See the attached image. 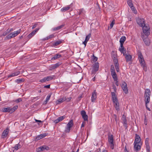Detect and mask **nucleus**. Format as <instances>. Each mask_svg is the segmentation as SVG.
I'll use <instances>...</instances> for the list:
<instances>
[{
  "label": "nucleus",
  "instance_id": "obj_4",
  "mask_svg": "<svg viewBox=\"0 0 152 152\" xmlns=\"http://www.w3.org/2000/svg\"><path fill=\"white\" fill-rule=\"evenodd\" d=\"M18 108V106H15L13 108H12L10 107L4 108L2 109V111L3 112H9L12 113L15 111Z\"/></svg>",
  "mask_w": 152,
  "mask_h": 152
},
{
  "label": "nucleus",
  "instance_id": "obj_30",
  "mask_svg": "<svg viewBox=\"0 0 152 152\" xmlns=\"http://www.w3.org/2000/svg\"><path fill=\"white\" fill-rule=\"evenodd\" d=\"M127 3L129 7H131L133 6V4L131 0H128Z\"/></svg>",
  "mask_w": 152,
  "mask_h": 152
},
{
  "label": "nucleus",
  "instance_id": "obj_56",
  "mask_svg": "<svg viewBox=\"0 0 152 152\" xmlns=\"http://www.w3.org/2000/svg\"><path fill=\"white\" fill-rule=\"evenodd\" d=\"M50 85H49L45 86L44 87L45 88H50Z\"/></svg>",
  "mask_w": 152,
  "mask_h": 152
},
{
  "label": "nucleus",
  "instance_id": "obj_46",
  "mask_svg": "<svg viewBox=\"0 0 152 152\" xmlns=\"http://www.w3.org/2000/svg\"><path fill=\"white\" fill-rule=\"evenodd\" d=\"M114 24H115V20H113L112 21V22L111 23L110 25V27L111 28L113 27V25H114Z\"/></svg>",
  "mask_w": 152,
  "mask_h": 152
},
{
  "label": "nucleus",
  "instance_id": "obj_34",
  "mask_svg": "<svg viewBox=\"0 0 152 152\" xmlns=\"http://www.w3.org/2000/svg\"><path fill=\"white\" fill-rule=\"evenodd\" d=\"M130 7L131 9L132 10V11L133 12L134 14H136L137 11L135 9V7H134V6H133L132 7Z\"/></svg>",
  "mask_w": 152,
  "mask_h": 152
},
{
  "label": "nucleus",
  "instance_id": "obj_64",
  "mask_svg": "<svg viewBox=\"0 0 152 152\" xmlns=\"http://www.w3.org/2000/svg\"><path fill=\"white\" fill-rule=\"evenodd\" d=\"M145 105H146V107L147 109L149 111H150L151 110L147 106V104H145Z\"/></svg>",
  "mask_w": 152,
  "mask_h": 152
},
{
  "label": "nucleus",
  "instance_id": "obj_13",
  "mask_svg": "<svg viewBox=\"0 0 152 152\" xmlns=\"http://www.w3.org/2000/svg\"><path fill=\"white\" fill-rule=\"evenodd\" d=\"M97 98V93L96 90H94L92 93L91 100L92 102H94Z\"/></svg>",
  "mask_w": 152,
  "mask_h": 152
},
{
  "label": "nucleus",
  "instance_id": "obj_37",
  "mask_svg": "<svg viewBox=\"0 0 152 152\" xmlns=\"http://www.w3.org/2000/svg\"><path fill=\"white\" fill-rule=\"evenodd\" d=\"M65 116L64 115L58 118L59 119L60 121H61L64 120L65 118Z\"/></svg>",
  "mask_w": 152,
  "mask_h": 152
},
{
  "label": "nucleus",
  "instance_id": "obj_18",
  "mask_svg": "<svg viewBox=\"0 0 152 152\" xmlns=\"http://www.w3.org/2000/svg\"><path fill=\"white\" fill-rule=\"evenodd\" d=\"M19 74V71H16L10 74L8 76V78L17 76Z\"/></svg>",
  "mask_w": 152,
  "mask_h": 152
},
{
  "label": "nucleus",
  "instance_id": "obj_20",
  "mask_svg": "<svg viewBox=\"0 0 152 152\" xmlns=\"http://www.w3.org/2000/svg\"><path fill=\"white\" fill-rule=\"evenodd\" d=\"M111 97L113 102H114L116 100H118L117 97L116 95L115 94V92H112Z\"/></svg>",
  "mask_w": 152,
  "mask_h": 152
},
{
  "label": "nucleus",
  "instance_id": "obj_39",
  "mask_svg": "<svg viewBox=\"0 0 152 152\" xmlns=\"http://www.w3.org/2000/svg\"><path fill=\"white\" fill-rule=\"evenodd\" d=\"M19 144V143H18V144L16 145L14 147V149L13 150V151H16L18 149V145Z\"/></svg>",
  "mask_w": 152,
  "mask_h": 152
},
{
  "label": "nucleus",
  "instance_id": "obj_62",
  "mask_svg": "<svg viewBox=\"0 0 152 152\" xmlns=\"http://www.w3.org/2000/svg\"><path fill=\"white\" fill-rule=\"evenodd\" d=\"M39 28H37L35 30H34L33 31H35V33H36V32L38 31L39 30Z\"/></svg>",
  "mask_w": 152,
  "mask_h": 152
},
{
  "label": "nucleus",
  "instance_id": "obj_33",
  "mask_svg": "<svg viewBox=\"0 0 152 152\" xmlns=\"http://www.w3.org/2000/svg\"><path fill=\"white\" fill-rule=\"evenodd\" d=\"M110 72L111 74L115 73L114 67L113 65H111V66Z\"/></svg>",
  "mask_w": 152,
  "mask_h": 152
},
{
  "label": "nucleus",
  "instance_id": "obj_17",
  "mask_svg": "<svg viewBox=\"0 0 152 152\" xmlns=\"http://www.w3.org/2000/svg\"><path fill=\"white\" fill-rule=\"evenodd\" d=\"M114 107L116 110L117 111H119L120 110L119 104L118 100L113 102Z\"/></svg>",
  "mask_w": 152,
  "mask_h": 152
},
{
  "label": "nucleus",
  "instance_id": "obj_52",
  "mask_svg": "<svg viewBox=\"0 0 152 152\" xmlns=\"http://www.w3.org/2000/svg\"><path fill=\"white\" fill-rule=\"evenodd\" d=\"M71 98H72L71 97H69V98H67V99H66V98L65 101H67V102H69L71 100Z\"/></svg>",
  "mask_w": 152,
  "mask_h": 152
},
{
  "label": "nucleus",
  "instance_id": "obj_61",
  "mask_svg": "<svg viewBox=\"0 0 152 152\" xmlns=\"http://www.w3.org/2000/svg\"><path fill=\"white\" fill-rule=\"evenodd\" d=\"M37 26V24H35L33 26V27H32V29H34V28H35Z\"/></svg>",
  "mask_w": 152,
  "mask_h": 152
},
{
  "label": "nucleus",
  "instance_id": "obj_3",
  "mask_svg": "<svg viewBox=\"0 0 152 152\" xmlns=\"http://www.w3.org/2000/svg\"><path fill=\"white\" fill-rule=\"evenodd\" d=\"M151 91L149 89H147L145 92L144 97L145 104L149 103L150 100Z\"/></svg>",
  "mask_w": 152,
  "mask_h": 152
},
{
  "label": "nucleus",
  "instance_id": "obj_57",
  "mask_svg": "<svg viewBox=\"0 0 152 152\" xmlns=\"http://www.w3.org/2000/svg\"><path fill=\"white\" fill-rule=\"evenodd\" d=\"M87 42V41L85 40V41L83 42V44L85 45V47L86 45Z\"/></svg>",
  "mask_w": 152,
  "mask_h": 152
},
{
  "label": "nucleus",
  "instance_id": "obj_9",
  "mask_svg": "<svg viewBox=\"0 0 152 152\" xmlns=\"http://www.w3.org/2000/svg\"><path fill=\"white\" fill-rule=\"evenodd\" d=\"M18 34V31H14L13 32H12L7 35L6 38L7 39H10L13 37H14L17 35Z\"/></svg>",
  "mask_w": 152,
  "mask_h": 152
},
{
  "label": "nucleus",
  "instance_id": "obj_8",
  "mask_svg": "<svg viewBox=\"0 0 152 152\" xmlns=\"http://www.w3.org/2000/svg\"><path fill=\"white\" fill-rule=\"evenodd\" d=\"M137 23L139 25L140 27H143L145 26V21L143 19L137 18L136 20Z\"/></svg>",
  "mask_w": 152,
  "mask_h": 152
},
{
  "label": "nucleus",
  "instance_id": "obj_53",
  "mask_svg": "<svg viewBox=\"0 0 152 152\" xmlns=\"http://www.w3.org/2000/svg\"><path fill=\"white\" fill-rule=\"evenodd\" d=\"M7 30V31L9 33L13 30V29L12 28H8Z\"/></svg>",
  "mask_w": 152,
  "mask_h": 152
},
{
  "label": "nucleus",
  "instance_id": "obj_26",
  "mask_svg": "<svg viewBox=\"0 0 152 152\" xmlns=\"http://www.w3.org/2000/svg\"><path fill=\"white\" fill-rule=\"evenodd\" d=\"M111 74L114 81H116L118 80V77L115 72Z\"/></svg>",
  "mask_w": 152,
  "mask_h": 152
},
{
  "label": "nucleus",
  "instance_id": "obj_22",
  "mask_svg": "<svg viewBox=\"0 0 152 152\" xmlns=\"http://www.w3.org/2000/svg\"><path fill=\"white\" fill-rule=\"evenodd\" d=\"M46 134L45 133L40 134L39 135L37 136L35 138L36 140H38L46 136Z\"/></svg>",
  "mask_w": 152,
  "mask_h": 152
},
{
  "label": "nucleus",
  "instance_id": "obj_55",
  "mask_svg": "<svg viewBox=\"0 0 152 152\" xmlns=\"http://www.w3.org/2000/svg\"><path fill=\"white\" fill-rule=\"evenodd\" d=\"M113 89L114 90V91L115 92H116L117 88H116V87L114 85L113 86Z\"/></svg>",
  "mask_w": 152,
  "mask_h": 152
},
{
  "label": "nucleus",
  "instance_id": "obj_43",
  "mask_svg": "<svg viewBox=\"0 0 152 152\" xmlns=\"http://www.w3.org/2000/svg\"><path fill=\"white\" fill-rule=\"evenodd\" d=\"M145 142L146 145H149L148 138H147L145 139Z\"/></svg>",
  "mask_w": 152,
  "mask_h": 152
},
{
  "label": "nucleus",
  "instance_id": "obj_21",
  "mask_svg": "<svg viewBox=\"0 0 152 152\" xmlns=\"http://www.w3.org/2000/svg\"><path fill=\"white\" fill-rule=\"evenodd\" d=\"M71 4L68 5L67 7L62 8L61 9V11L62 12H64L69 10L72 7Z\"/></svg>",
  "mask_w": 152,
  "mask_h": 152
},
{
  "label": "nucleus",
  "instance_id": "obj_36",
  "mask_svg": "<svg viewBox=\"0 0 152 152\" xmlns=\"http://www.w3.org/2000/svg\"><path fill=\"white\" fill-rule=\"evenodd\" d=\"M46 77V78L47 79V81H49L53 79V76H48L47 77Z\"/></svg>",
  "mask_w": 152,
  "mask_h": 152
},
{
  "label": "nucleus",
  "instance_id": "obj_27",
  "mask_svg": "<svg viewBox=\"0 0 152 152\" xmlns=\"http://www.w3.org/2000/svg\"><path fill=\"white\" fill-rule=\"evenodd\" d=\"M126 40V38L125 36H122L121 37L120 40V44H124V43Z\"/></svg>",
  "mask_w": 152,
  "mask_h": 152
},
{
  "label": "nucleus",
  "instance_id": "obj_6",
  "mask_svg": "<svg viewBox=\"0 0 152 152\" xmlns=\"http://www.w3.org/2000/svg\"><path fill=\"white\" fill-rule=\"evenodd\" d=\"M73 125L72 120H70L67 125V127L66 128L65 132H66L69 133L70 132L71 128Z\"/></svg>",
  "mask_w": 152,
  "mask_h": 152
},
{
  "label": "nucleus",
  "instance_id": "obj_58",
  "mask_svg": "<svg viewBox=\"0 0 152 152\" xmlns=\"http://www.w3.org/2000/svg\"><path fill=\"white\" fill-rule=\"evenodd\" d=\"M115 81L116 82L115 83L116 85L117 86H118L119 85V83H118V81L117 80Z\"/></svg>",
  "mask_w": 152,
  "mask_h": 152
},
{
  "label": "nucleus",
  "instance_id": "obj_14",
  "mask_svg": "<svg viewBox=\"0 0 152 152\" xmlns=\"http://www.w3.org/2000/svg\"><path fill=\"white\" fill-rule=\"evenodd\" d=\"M144 35H142V34L141 37L143 39V41L145 45L147 46L149 45L150 44V43L149 39L147 37L146 38H144Z\"/></svg>",
  "mask_w": 152,
  "mask_h": 152
},
{
  "label": "nucleus",
  "instance_id": "obj_45",
  "mask_svg": "<svg viewBox=\"0 0 152 152\" xmlns=\"http://www.w3.org/2000/svg\"><path fill=\"white\" fill-rule=\"evenodd\" d=\"M110 148L112 149H113L114 147V144L113 143H109Z\"/></svg>",
  "mask_w": 152,
  "mask_h": 152
},
{
  "label": "nucleus",
  "instance_id": "obj_50",
  "mask_svg": "<svg viewBox=\"0 0 152 152\" xmlns=\"http://www.w3.org/2000/svg\"><path fill=\"white\" fill-rule=\"evenodd\" d=\"M98 59V58L97 57L94 56V55H93V60L95 61H97Z\"/></svg>",
  "mask_w": 152,
  "mask_h": 152
},
{
  "label": "nucleus",
  "instance_id": "obj_51",
  "mask_svg": "<svg viewBox=\"0 0 152 152\" xmlns=\"http://www.w3.org/2000/svg\"><path fill=\"white\" fill-rule=\"evenodd\" d=\"M51 96L50 95H48L47 97V98H46V100H47V101H48L50 99V97Z\"/></svg>",
  "mask_w": 152,
  "mask_h": 152
},
{
  "label": "nucleus",
  "instance_id": "obj_29",
  "mask_svg": "<svg viewBox=\"0 0 152 152\" xmlns=\"http://www.w3.org/2000/svg\"><path fill=\"white\" fill-rule=\"evenodd\" d=\"M35 31H33L28 36V38L30 39L35 34Z\"/></svg>",
  "mask_w": 152,
  "mask_h": 152
},
{
  "label": "nucleus",
  "instance_id": "obj_10",
  "mask_svg": "<svg viewBox=\"0 0 152 152\" xmlns=\"http://www.w3.org/2000/svg\"><path fill=\"white\" fill-rule=\"evenodd\" d=\"M121 87L124 92L126 94H127L128 93V90L127 87V85L126 83L125 82H124L123 83L121 86Z\"/></svg>",
  "mask_w": 152,
  "mask_h": 152
},
{
  "label": "nucleus",
  "instance_id": "obj_63",
  "mask_svg": "<svg viewBox=\"0 0 152 152\" xmlns=\"http://www.w3.org/2000/svg\"><path fill=\"white\" fill-rule=\"evenodd\" d=\"M15 81L16 82L18 83V84L19 83V79H17Z\"/></svg>",
  "mask_w": 152,
  "mask_h": 152
},
{
  "label": "nucleus",
  "instance_id": "obj_12",
  "mask_svg": "<svg viewBox=\"0 0 152 152\" xmlns=\"http://www.w3.org/2000/svg\"><path fill=\"white\" fill-rule=\"evenodd\" d=\"M82 118L85 121H88V116L86 114V113L84 110H82L80 113Z\"/></svg>",
  "mask_w": 152,
  "mask_h": 152
},
{
  "label": "nucleus",
  "instance_id": "obj_2",
  "mask_svg": "<svg viewBox=\"0 0 152 152\" xmlns=\"http://www.w3.org/2000/svg\"><path fill=\"white\" fill-rule=\"evenodd\" d=\"M138 56L139 60L141 66L142 67L143 70L145 71H147V67L145 66L144 60L142 53L140 52H138Z\"/></svg>",
  "mask_w": 152,
  "mask_h": 152
},
{
  "label": "nucleus",
  "instance_id": "obj_11",
  "mask_svg": "<svg viewBox=\"0 0 152 152\" xmlns=\"http://www.w3.org/2000/svg\"><path fill=\"white\" fill-rule=\"evenodd\" d=\"M48 150L49 149V148L45 145H43L40 146L38 148H36V151L37 152L42 151L44 150Z\"/></svg>",
  "mask_w": 152,
  "mask_h": 152
},
{
  "label": "nucleus",
  "instance_id": "obj_15",
  "mask_svg": "<svg viewBox=\"0 0 152 152\" xmlns=\"http://www.w3.org/2000/svg\"><path fill=\"white\" fill-rule=\"evenodd\" d=\"M9 132V129L8 128H7L4 130L3 132L1 137L2 138H4L6 137L8 135V133Z\"/></svg>",
  "mask_w": 152,
  "mask_h": 152
},
{
  "label": "nucleus",
  "instance_id": "obj_19",
  "mask_svg": "<svg viewBox=\"0 0 152 152\" xmlns=\"http://www.w3.org/2000/svg\"><path fill=\"white\" fill-rule=\"evenodd\" d=\"M126 61V62H128L131 61L132 59V56L129 54H126L125 55Z\"/></svg>",
  "mask_w": 152,
  "mask_h": 152
},
{
  "label": "nucleus",
  "instance_id": "obj_47",
  "mask_svg": "<svg viewBox=\"0 0 152 152\" xmlns=\"http://www.w3.org/2000/svg\"><path fill=\"white\" fill-rule=\"evenodd\" d=\"M146 147L147 151H149L150 150V148L149 145H146Z\"/></svg>",
  "mask_w": 152,
  "mask_h": 152
},
{
  "label": "nucleus",
  "instance_id": "obj_44",
  "mask_svg": "<svg viewBox=\"0 0 152 152\" xmlns=\"http://www.w3.org/2000/svg\"><path fill=\"white\" fill-rule=\"evenodd\" d=\"M123 44H120V48H119V51H122V50H123L125 48H124V47L123 46Z\"/></svg>",
  "mask_w": 152,
  "mask_h": 152
},
{
  "label": "nucleus",
  "instance_id": "obj_24",
  "mask_svg": "<svg viewBox=\"0 0 152 152\" xmlns=\"http://www.w3.org/2000/svg\"><path fill=\"white\" fill-rule=\"evenodd\" d=\"M108 142L109 143H113V136L112 135L108 136Z\"/></svg>",
  "mask_w": 152,
  "mask_h": 152
},
{
  "label": "nucleus",
  "instance_id": "obj_7",
  "mask_svg": "<svg viewBox=\"0 0 152 152\" xmlns=\"http://www.w3.org/2000/svg\"><path fill=\"white\" fill-rule=\"evenodd\" d=\"M99 65L98 62L94 64L93 66V68L92 71V74H95L96 72L99 70Z\"/></svg>",
  "mask_w": 152,
  "mask_h": 152
},
{
  "label": "nucleus",
  "instance_id": "obj_23",
  "mask_svg": "<svg viewBox=\"0 0 152 152\" xmlns=\"http://www.w3.org/2000/svg\"><path fill=\"white\" fill-rule=\"evenodd\" d=\"M61 64L60 63H58L55 64L53 65L52 66L50 67V70H52L54 69L57 67H58L59 65H60Z\"/></svg>",
  "mask_w": 152,
  "mask_h": 152
},
{
  "label": "nucleus",
  "instance_id": "obj_5",
  "mask_svg": "<svg viewBox=\"0 0 152 152\" xmlns=\"http://www.w3.org/2000/svg\"><path fill=\"white\" fill-rule=\"evenodd\" d=\"M142 27V29L143 33L147 37L150 34V27L147 26H144Z\"/></svg>",
  "mask_w": 152,
  "mask_h": 152
},
{
  "label": "nucleus",
  "instance_id": "obj_60",
  "mask_svg": "<svg viewBox=\"0 0 152 152\" xmlns=\"http://www.w3.org/2000/svg\"><path fill=\"white\" fill-rule=\"evenodd\" d=\"M35 121L36 122H42V121L40 120H37L36 119H35Z\"/></svg>",
  "mask_w": 152,
  "mask_h": 152
},
{
  "label": "nucleus",
  "instance_id": "obj_54",
  "mask_svg": "<svg viewBox=\"0 0 152 152\" xmlns=\"http://www.w3.org/2000/svg\"><path fill=\"white\" fill-rule=\"evenodd\" d=\"M54 122L55 123L57 124L60 122V121H59V119L57 118V119L55 120Z\"/></svg>",
  "mask_w": 152,
  "mask_h": 152
},
{
  "label": "nucleus",
  "instance_id": "obj_31",
  "mask_svg": "<svg viewBox=\"0 0 152 152\" xmlns=\"http://www.w3.org/2000/svg\"><path fill=\"white\" fill-rule=\"evenodd\" d=\"M54 37V35L52 34H51V35H50L49 36H48L46 37L45 38L43 39V40H48V39H50L51 38H53V37Z\"/></svg>",
  "mask_w": 152,
  "mask_h": 152
},
{
  "label": "nucleus",
  "instance_id": "obj_48",
  "mask_svg": "<svg viewBox=\"0 0 152 152\" xmlns=\"http://www.w3.org/2000/svg\"><path fill=\"white\" fill-rule=\"evenodd\" d=\"M114 63L115 68L118 67H119V65L118 63V62H115Z\"/></svg>",
  "mask_w": 152,
  "mask_h": 152
},
{
  "label": "nucleus",
  "instance_id": "obj_42",
  "mask_svg": "<svg viewBox=\"0 0 152 152\" xmlns=\"http://www.w3.org/2000/svg\"><path fill=\"white\" fill-rule=\"evenodd\" d=\"M120 52L122 53L123 55L124 56H125V54H126V49L124 48L123 50H122V51H120Z\"/></svg>",
  "mask_w": 152,
  "mask_h": 152
},
{
  "label": "nucleus",
  "instance_id": "obj_1",
  "mask_svg": "<svg viewBox=\"0 0 152 152\" xmlns=\"http://www.w3.org/2000/svg\"><path fill=\"white\" fill-rule=\"evenodd\" d=\"M141 139L140 137L137 134H135V139L134 142V148L135 150L137 151L141 148V146L142 144L140 141Z\"/></svg>",
  "mask_w": 152,
  "mask_h": 152
},
{
  "label": "nucleus",
  "instance_id": "obj_41",
  "mask_svg": "<svg viewBox=\"0 0 152 152\" xmlns=\"http://www.w3.org/2000/svg\"><path fill=\"white\" fill-rule=\"evenodd\" d=\"M46 81H47V79L46 77H45L44 78L40 80L39 82L42 83H43L45 82Z\"/></svg>",
  "mask_w": 152,
  "mask_h": 152
},
{
  "label": "nucleus",
  "instance_id": "obj_49",
  "mask_svg": "<svg viewBox=\"0 0 152 152\" xmlns=\"http://www.w3.org/2000/svg\"><path fill=\"white\" fill-rule=\"evenodd\" d=\"M8 33H9V32L7 31V30L6 31H5L3 33V34H2V35L3 36H5L6 35H7Z\"/></svg>",
  "mask_w": 152,
  "mask_h": 152
},
{
  "label": "nucleus",
  "instance_id": "obj_59",
  "mask_svg": "<svg viewBox=\"0 0 152 152\" xmlns=\"http://www.w3.org/2000/svg\"><path fill=\"white\" fill-rule=\"evenodd\" d=\"M24 80L23 79V78H20V82H23Z\"/></svg>",
  "mask_w": 152,
  "mask_h": 152
},
{
  "label": "nucleus",
  "instance_id": "obj_35",
  "mask_svg": "<svg viewBox=\"0 0 152 152\" xmlns=\"http://www.w3.org/2000/svg\"><path fill=\"white\" fill-rule=\"evenodd\" d=\"M113 56V61L114 63L118 62V61L117 59V58L116 56L114 55H113L112 56Z\"/></svg>",
  "mask_w": 152,
  "mask_h": 152
},
{
  "label": "nucleus",
  "instance_id": "obj_16",
  "mask_svg": "<svg viewBox=\"0 0 152 152\" xmlns=\"http://www.w3.org/2000/svg\"><path fill=\"white\" fill-rule=\"evenodd\" d=\"M121 119L122 121V123H123L124 126L126 127V129L127 128V123L126 117V116L123 115L122 116Z\"/></svg>",
  "mask_w": 152,
  "mask_h": 152
},
{
  "label": "nucleus",
  "instance_id": "obj_40",
  "mask_svg": "<svg viewBox=\"0 0 152 152\" xmlns=\"http://www.w3.org/2000/svg\"><path fill=\"white\" fill-rule=\"evenodd\" d=\"M61 43V41H56L53 44V45L55 46H57L60 44Z\"/></svg>",
  "mask_w": 152,
  "mask_h": 152
},
{
  "label": "nucleus",
  "instance_id": "obj_28",
  "mask_svg": "<svg viewBox=\"0 0 152 152\" xmlns=\"http://www.w3.org/2000/svg\"><path fill=\"white\" fill-rule=\"evenodd\" d=\"M64 26V25H61L60 26H58L54 28H53V30L54 31H56L59 30Z\"/></svg>",
  "mask_w": 152,
  "mask_h": 152
},
{
  "label": "nucleus",
  "instance_id": "obj_25",
  "mask_svg": "<svg viewBox=\"0 0 152 152\" xmlns=\"http://www.w3.org/2000/svg\"><path fill=\"white\" fill-rule=\"evenodd\" d=\"M62 56L61 55L59 54L55 55L54 56L51 58V60H56Z\"/></svg>",
  "mask_w": 152,
  "mask_h": 152
},
{
  "label": "nucleus",
  "instance_id": "obj_32",
  "mask_svg": "<svg viewBox=\"0 0 152 152\" xmlns=\"http://www.w3.org/2000/svg\"><path fill=\"white\" fill-rule=\"evenodd\" d=\"M66 100V98H61L58 100V103L57 104H58L59 103H60L63 102L64 101H65Z\"/></svg>",
  "mask_w": 152,
  "mask_h": 152
},
{
  "label": "nucleus",
  "instance_id": "obj_38",
  "mask_svg": "<svg viewBox=\"0 0 152 152\" xmlns=\"http://www.w3.org/2000/svg\"><path fill=\"white\" fill-rule=\"evenodd\" d=\"M91 34H89L86 37L85 40L88 41L91 37Z\"/></svg>",
  "mask_w": 152,
  "mask_h": 152
}]
</instances>
